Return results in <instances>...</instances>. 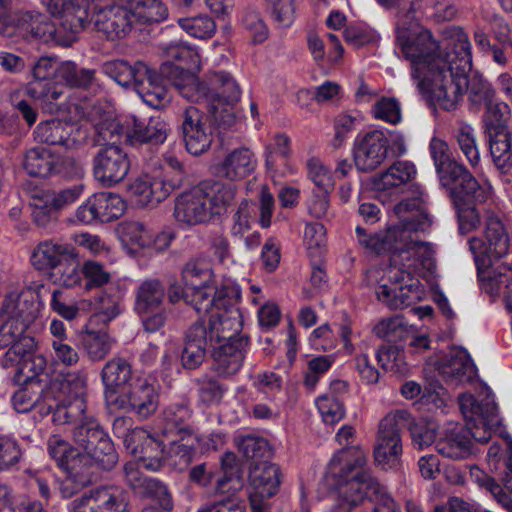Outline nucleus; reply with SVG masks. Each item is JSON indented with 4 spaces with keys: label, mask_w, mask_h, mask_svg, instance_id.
Masks as SVG:
<instances>
[{
    "label": "nucleus",
    "mask_w": 512,
    "mask_h": 512,
    "mask_svg": "<svg viewBox=\"0 0 512 512\" xmlns=\"http://www.w3.org/2000/svg\"><path fill=\"white\" fill-rule=\"evenodd\" d=\"M162 75L179 91L182 97L192 102H199L209 97L211 90L205 82L199 81L193 71L180 69L167 61L162 64Z\"/></svg>",
    "instance_id": "a878e982"
},
{
    "label": "nucleus",
    "mask_w": 512,
    "mask_h": 512,
    "mask_svg": "<svg viewBox=\"0 0 512 512\" xmlns=\"http://www.w3.org/2000/svg\"><path fill=\"white\" fill-rule=\"evenodd\" d=\"M470 250L474 255L478 277L482 283V289L491 296H499L509 287L512 275L496 272L490 269L491 256H488L481 238L473 237L469 240Z\"/></svg>",
    "instance_id": "aec40b11"
},
{
    "label": "nucleus",
    "mask_w": 512,
    "mask_h": 512,
    "mask_svg": "<svg viewBox=\"0 0 512 512\" xmlns=\"http://www.w3.org/2000/svg\"><path fill=\"white\" fill-rule=\"evenodd\" d=\"M75 445L83 454L92 455L103 470H111L118 461V455L109 436L94 419H86L72 430Z\"/></svg>",
    "instance_id": "0eeeda50"
},
{
    "label": "nucleus",
    "mask_w": 512,
    "mask_h": 512,
    "mask_svg": "<svg viewBox=\"0 0 512 512\" xmlns=\"http://www.w3.org/2000/svg\"><path fill=\"white\" fill-rule=\"evenodd\" d=\"M181 280L186 287H211L215 284L211 259L204 255L190 258L181 269Z\"/></svg>",
    "instance_id": "58836bf2"
},
{
    "label": "nucleus",
    "mask_w": 512,
    "mask_h": 512,
    "mask_svg": "<svg viewBox=\"0 0 512 512\" xmlns=\"http://www.w3.org/2000/svg\"><path fill=\"white\" fill-rule=\"evenodd\" d=\"M124 474L126 483L134 491L150 496L162 510L171 511L173 509V500L166 486L156 479L144 476L136 463L125 464Z\"/></svg>",
    "instance_id": "b1692460"
},
{
    "label": "nucleus",
    "mask_w": 512,
    "mask_h": 512,
    "mask_svg": "<svg viewBox=\"0 0 512 512\" xmlns=\"http://www.w3.org/2000/svg\"><path fill=\"white\" fill-rule=\"evenodd\" d=\"M180 131L185 148L192 155L205 153L212 144V130L206 124L204 113L195 106L183 110Z\"/></svg>",
    "instance_id": "ddd939ff"
},
{
    "label": "nucleus",
    "mask_w": 512,
    "mask_h": 512,
    "mask_svg": "<svg viewBox=\"0 0 512 512\" xmlns=\"http://www.w3.org/2000/svg\"><path fill=\"white\" fill-rule=\"evenodd\" d=\"M82 192V185H74L59 192H43L41 197L34 204V220L44 224L45 221L40 220V215L45 214L46 209L49 213H57L63 207L74 203L80 197Z\"/></svg>",
    "instance_id": "4c0bfd02"
},
{
    "label": "nucleus",
    "mask_w": 512,
    "mask_h": 512,
    "mask_svg": "<svg viewBox=\"0 0 512 512\" xmlns=\"http://www.w3.org/2000/svg\"><path fill=\"white\" fill-rule=\"evenodd\" d=\"M212 216L222 215L234 201L236 186L221 181L206 180L200 183Z\"/></svg>",
    "instance_id": "c03bdc74"
},
{
    "label": "nucleus",
    "mask_w": 512,
    "mask_h": 512,
    "mask_svg": "<svg viewBox=\"0 0 512 512\" xmlns=\"http://www.w3.org/2000/svg\"><path fill=\"white\" fill-rule=\"evenodd\" d=\"M64 18L79 33L89 27L93 28V8L80 0H68Z\"/></svg>",
    "instance_id": "774afa93"
},
{
    "label": "nucleus",
    "mask_w": 512,
    "mask_h": 512,
    "mask_svg": "<svg viewBox=\"0 0 512 512\" xmlns=\"http://www.w3.org/2000/svg\"><path fill=\"white\" fill-rule=\"evenodd\" d=\"M395 238L391 248L386 249L392 253L390 262L416 272L420 257L429 250L428 243L414 239L412 233L406 231H398Z\"/></svg>",
    "instance_id": "bb28decb"
},
{
    "label": "nucleus",
    "mask_w": 512,
    "mask_h": 512,
    "mask_svg": "<svg viewBox=\"0 0 512 512\" xmlns=\"http://www.w3.org/2000/svg\"><path fill=\"white\" fill-rule=\"evenodd\" d=\"M50 278L54 284L68 288L80 283L82 272L76 250L74 256L65 257L64 260L54 267L53 271L50 272Z\"/></svg>",
    "instance_id": "6e6d98bb"
},
{
    "label": "nucleus",
    "mask_w": 512,
    "mask_h": 512,
    "mask_svg": "<svg viewBox=\"0 0 512 512\" xmlns=\"http://www.w3.org/2000/svg\"><path fill=\"white\" fill-rule=\"evenodd\" d=\"M115 339L106 331H87L82 337L83 349L91 361H102L111 352Z\"/></svg>",
    "instance_id": "3c124183"
},
{
    "label": "nucleus",
    "mask_w": 512,
    "mask_h": 512,
    "mask_svg": "<svg viewBox=\"0 0 512 512\" xmlns=\"http://www.w3.org/2000/svg\"><path fill=\"white\" fill-rule=\"evenodd\" d=\"M126 211V202L112 192H99L89 197L76 210V219L83 224L109 223L119 219Z\"/></svg>",
    "instance_id": "f8f14e48"
},
{
    "label": "nucleus",
    "mask_w": 512,
    "mask_h": 512,
    "mask_svg": "<svg viewBox=\"0 0 512 512\" xmlns=\"http://www.w3.org/2000/svg\"><path fill=\"white\" fill-rule=\"evenodd\" d=\"M101 380L106 392L116 393L129 387L133 382L132 366L122 357H114L106 362L101 371Z\"/></svg>",
    "instance_id": "79ce46f5"
},
{
    "label": "nucleus",
    "mask_w": 512,
    "mask_h": 512,
    "mask_svg": "<svg viewBox=\"0 0 512 512\" xmlns=\"http://www.w3.org/2000/svg\"><path fill=\"white\" fill-rule=\"evenodd\" d=\"M103 69L105 74L111 77L121 86H137L141 83V79L147 76L149 65L143 61H136L130 64L125 60H113L104 63Z\"/></svg>",
    "instance_id": "a19ab883"
},
{
    "label": "nucleus",
    "mask_w": 512,
    "mask_h": 512,
    "mask_svg": "<svg viewBox=\"0 0 512 512\" xmlns=\"http://www.w3.org/2000/svg\"><path fill=\"white\" fill-rule=\"evenodd\" d=\"M2 311L7 319L0 327V348L9 347L3 357V366L14 365V362L35 351L36 342L34 338L26 334L29 325L36 317L32 303L18 299L5 300Z\"/></svg>",
    "instance_id": "20e7f679"
},
{
    "label": "nucleus",
    "mask_w": 512,
    "mask_h": 512,
    "mask_svg": "<svg viewBox=\"0 0 512 512\" xmlns=\"http://www.w3.org/2000/svg\"><path fill=\"white\" fill-rule=\"evenodd\" d=\"M140 433L145 435V437L141 444V456L139 461L146 469L158 471L162 467L165 459L164 445L161 441L146 434L145 431H140Z\"/></svg>",
    "instance_id": "680f3d73"
},
{
    "label": "nucleus",
    "mask_w": 512,
    "mask_h": 512,
    "mask_svg": "<svg viewBox=\"0 0 512 512\" xmlns=\"http://www.w3.org/2000/svg\"><path fill=\"white\" fill-rule=\"evenodd\" d=\"M191 292L186 296V303L191 305L198 313H207L215 306L218 309L223 308L228 300L239 298L238 292L228 286L216 288L215 284L211 287H190Z\"/></svg>",
    "instance_id": "7c9ffc66"
},
{
    "label": "nucleus",
    "mask_w": 512,
    "mask_h": 512,
    "mask_svg": "<svg viewBox=\"0 0 512 512\" xmlns=\"http://www.w3.org/2000/svg\"><path fill=\"white\" fill-rule=\"evenodd\" d=\"M235 443L239 452L247 460H251V464L260 461H270L273 456V450L268 441L260 436L245 435L235 438Z\"/></svg>",
    "instance_id": "603ef678"
},
{
    "label": "nucleus",
    "mask_w": 512,
    "mask_h": 512,
    "mask_svg": "<svg viewBox=\"0 0 512 512\" xmlns=\"http://www.w3.org/2000/svg\"><path fill=\"white\" fill-rule=\"evenodd\" d=\"M280 468L271 461H260L249 468V502L252 512L270 509L269 499L277 494L281 484Z\"/></svg>",
    "instance_id": "1a4fd4ad"
},
{
    "label": "nucleus",
    "mask_w": 512,
    "mask_h": 512,
    "mask_svg": "<svg viewBox=\"0 0 512 512\" xmlns=\"http://www.w3.org/2000/svg\"><path fill=\"white\" fill-rule=\"evenodd\" d=\"M484 247L488 256L499 259L508 254L511 242L505 225L493 211L487 210L484 215Z\"/></svg>",
    "instance_id": "72a5a7b5"
},
{
    "label": "nucleus",
    "mask_w": 512,
    "mask_h": 512,
    "mask_svg": "<svg viewBox=\"0 0 512 512\" xmlns=\"http://www.w3.org/2000/svg\"><path fill=\"white\" fill-rule=\"evenodd\" d=\"M249 338L246 335L238 337L234 342H225L211 346L212 369L220 377L235 375L241 369Z\"/></svg>",
    "instance_id": "412c9836"
},
{
    "label": "nucleus",
    "mask_w": 512,
    "mask_h": 512,
    "mask_svg": "<svg viewBox=\"0 0 512 512\" xmlns=\"http://www.w3.org/2000/svg\"><path fill=\"white\" fill-rule=\"evenodd\" d=\"M408 420L409 413L406 410H397L380 421L374 457L384 469H391L399 464L402 454L400 431Z\"/></svg>",
    "instance_id": "6e6552de"
},
{
    "label": "nucleus",
    "mask_w": 512,
    "mask_h": 512,
    "mask_svg": "<svg viewBox=\"0 0 512 512\" xmlns=\"http://www.w3.org/2000/svg\"><path fill=\"white\" fill-rule=\"evenodd\" d=\"M63 469L66 478L60 490L64 497H71L76 491L92 483L98 478V470H102L92 455L80 452L71 455Z\"/></svg>",
    "instance_id": "dca6fc26"
},
{
    "label": "nucleus",
    "mask_w": 512,
    "mask_h": 512,
    "mask_svg": "<svg viewBox=\"0 0 512 512\" xmlns=\"http://www.w3.org/2000/svg\"><path fill=\"white\" fill-rule=\"evenodd\" d=\"M412 283L402 284L395 288H390L383 284L377 290L378 299L386 304L390 309H403L419 299V280H411Z\"/></svg>",
    "instance_id": "a18cd8bd"
},
{
    "label": "nucleus",
    "mask_w": 512,
    "mask_h": 512,
    "mask_svg": "<svg viewBox=\"0 0 512 512\" xmlns=\"http://www.w3.org/2000/svg\"><path fill=\"white\" fill-rule=\"evenodd\" d=\"M166 298V287L157 278L143 280L135 290V311L140 315L152 313L161 308Z\"/></svg>",
    "instance_id": "c9c22d12"
},
{
    "label": "nucleus",
    "mask_w": 512,
    "mask_h": 512,
    "mask_svg": "<svg viewBox=\"0 0 512 512\" xmlns=\"http://www.w3.org/2000/svg\"><path fill=\"white\" fill-rule=\"evenodd\" d=\"M437 370L447 385L459 386L472 382L477 368L465 350L452 351L438 362Z\"/></svg>",
    "instance_id": "393cba45"
},
{
    "label": "nucleus",
    "mask_w": 512,
    "mask_h": 512,
    "mask_svg": "<svg viewBox=\"0 0 512 512\" xmlns=\"http://www.w3.org/2000/svg\"><path fill=\"white\" fill-rule=\"evenodd\" d=\"M128 6L135 15V23H159L168 16V9L161 0H131Z\"/></svg>",
    "instance_id": "864d4df0"
},
{
    "label": "nucleus",
    "mask_w": 512,
    "mask_h": 512,
    "mask_svg": "<svg viewBox=\"0 0 512 512\" xmlns=\"http://www.w3.org/2000/svg\"><path fill=\"white\" fill-rule=\"evenodd\" d=\"M128 408L142 419H147L158 408L159 395L147 379L135 378L125 393Z\"/></svg>",
    "instance_id": "c85d7f7f"
},
{
    "label": "nucleus",
    "mask_w": 512,
    "mask_h": 512,
    "mask_svg": "<svg viewBox=\"0 0 512 512\" xmlns=\"http://www.w3.org/2000/svg\"><path fill=\"white\" fill-rule=\"evenodd\" d=\"M147 76L136 86L137 93L145 104L154 109H163L171 101V95L166 87L167 76L162 75V65L159 71L149 66Z\"/></svg>",
    "instance_id": "473e14b6"
},
{
    "label": "nucleus",
    "mask_w": 512,
    "mask_h": 512,
    "mask_svg": "<svg viewBox=\"0 0 512 512\" xmlns=\"http://www.w3.org/2000/svg\"><path fill=\"white\" fill-rule=\"evenodd\" d=\"M256 168V159L252 151L241 147L234 149L226 157L215 165L214 173L221 178L231 181L240 180L251 173Z\"/></svg>",
    "instance_id": "2f4dec72"
},
{
    "label": "nucleus",
    "mask_w": 512,
    "mask_h": 512,
    "mask_svg": "<svg viewBox=\"0 0 512 512\" xmlns=\"http://www.w3.org/2000/svg\"><path fill=\"white\" fill-rule=\"evenodd\" d=\"M416 175V168L409 161H396L383 172L375 186L378 190H390L410 182Z\"/></svg>",
    "instance_id": "8fccbe9b"
},
{
    "label": "nucleus",
    "mask_w": 512,
    "mask_h": 512,
    "mask_svg": "<svg viewBox=\"0 0 512 512\" xmlns=\"http://www.w3.org/2000/svg\"><path fill=\"white\" fill-rule=\"evenodd\" d=\"M58 401L55 407L49 404V409H53L52 419L56 424H81L91 417L86 416L87 403L86 398L78 399H56Z\"/></svg>",
    "instance_id": "de8ad7c7"
},
{
    "label": "nucleus",
    "mask_w": 512,
    "mask_h": 512,
    "mask_svg": "<svg viewBox=\"0 0 512 512\" xmlns=\"http://www.w3.org/2000/svg\"><path fill=\"white\" fill-rule=\"evenodd\" d=\"M355 232L359 244L377 254L390 249L391 245L395 243L398 233L397 230L388 227L385 231L369 234L361 226H357Z\"/></svg>",
    "instance_id": "13d9d810"
},
{
    "label": "nucleus",
    "mask_w": 512,
    "mask_h": 512,
    "mask_svg": "<svg viewBox=\"0 0 512 512\" xmlns=\"http://www.w3.org/2000/svg\"><path fill=\"white\" fill-rule=\"evenodd\" d=\"M389 140L382 131L373 130L356 139L354 163L361 172H372L386 159Z\"/></svg>",
    "instance_id": "2eb2a0df"
},
{
    "label": "nucleus",
    "mask_w": 512,
    "mask_h": 512,
    "mask_svg": "<svg viewBox=\"0 0 512 512\" xmlns=\"http://www.w3.org/2000/svg\"><path fill=\"white\" fill-rule=\"evenodd\" d=\"M200 439L194 434L180 435V438L174 440L170 447V459L172 464L183 470L188 467L196 455V443Z\"/></svg>",
    "instance_id": "4d7b16f0"
},
{
    "label": "nucleus",
    "mask_w": 512,
    "mask_h": 512,
    "mask_svg": "<svg viewBox=\"0 0 512 512\" xmlns=\"http://www.w3.org/2000/svg\"><path fill=\"white\" fill-rule=\"evenodd\" d=\"M443 186H451V196L454 204L458 199L467 198L482 202L485 200V190L470 171L456 160L437 172Z\"/></svg>",
    "instance_id": "4468645a"
},
{
    "label": "nucleus",
    "mask_w": 512,
    "mask_h": 512,
    "mask_svg": "<svg viewBox=\"0 0 512 512\" xmlns=\"http://www.w3.org/2000/svg\"><path fill=\"white\" fill-rule=\"evenodd\" d=\"M210 85L217 92L219 102H223L227 105H234L237 103L241 96V91L238 84L234 79L226 72H212L208 76Z\"/></svg>",
    "instance_id": "bf43d9fd"
},
{
    "label": "nucleus",
    "mask_w": 512,
    "mask_h": 512,
    "mask_svg": "<svg viewBox=\"0 0 512 512\" xmlns=\"http://www.w3.org/2000/svg\"><path fill=\"white\" fill-rule=\"evenodd\" d=\"M367 460V452L359 446L344 447L333 455L326 475L336 485L333 494L336 507L344 511L356 509L366 499L368 492H371L375 502L373 512H380L382 509L396 512L397 504L372 475L367 467Z\"/></svg>",
    "instance_id": "f03ea898"
},
{
    "label": "nucleus",
    "mask_w": 512,
    "mask_h": 512,
    "mask_svg": "<svg viewBox=\"0 0 512 512\" xmlns=\"http://www.w3.org/2000/svg\"><path fill=\"white\" fill-rule=\"evenodd\" d=\"M87 373L84 370L61 373L50 381L44 399L86 398Z\"/></svg>",
    "instance_id": "c756f323"
},
{
    "label": "nucleus",
    "mask_w": 512,
    "mask_h": 512,
    "mask_svg": "<svg viewBox=\"0 0 512 512\" xmlns=\"http://www.w3.org/2000/svg\"><path fill=\"white\" fill-rule=\"evenodd\" d=\"M15 25L21 31L30 34L32 38L47 43L51 36L52 21L39 12L24 11L15 14Z\"/></svg>",
    "instance_id": "09e8293b"
},
{
    "label": "nucleus",
    "mask_w": 512,
    "mask_h": 512,
    "mask_svg": "<svg viewBox=\"0 0 512 512\" xmlns=\"http://www.w3.org/2000/svg\"><path fill=\"white\" fill-rule=\"evenodd\" d=\"M180 185V179L167 181L163 178L144 175L136 178L129 184L128 193L137 205L141 207H153L165 200L170 193L178 189Z\"/></svg>",
    "instance_id": "6ab92c4d"
},
{
    "label": "nucleus",
    "mask_w": 512,
    "mask_h": 512,
    "mask_svg": "<svg viewBox=\"0 0 512 512\" xmlns=\"http://www.w3.org/2000/svg\"><path fill=\"white\" fill-rule=\"evenodd\" d=\"M94 122V142L96 145L106 147V145H116L123 133V126L120 122L109 114L100 116L97 121L93 116Z\"/></svg>",
    "instance_id": "5fc2aeb1"
},
{
    "label": "nucleus",
    "mask_w": 512,
    "mask_h": 512,
    "mask_svg": "<svg viewBox=\"0 0 512 512\" xmlns=\"http://www.w3.org/2000/svg\"><path fill=\"white\" fill-rule=\"evenodd\" d=\"M458 404L465 419V426L453 424L443 430L436 441V451L443 457L462 460L473 453L471 438L487 443L501 426L498 406L489 389L475 398L472 394L461 393Z\"/></svg>",
    "instance_id": "7ed1b4c3"
},
{
    "label": "nucleus",
    "mask_w": 512,
    "mask_h": 512,
    "mask_svg": "<svg viewBox=\"0 0 512 512\" xmlns=\"http://www.w3.org/2000/svg\"><path fill=\"white\" fill-rule=\"evenodd\" d=\"M22 167L27 174L33 177L44 178L60 171L55 155L49 149L40 146L25 151Z\"/></svg>",
    "instance_id": "37998d69"
},
{
    "label": "nucleus",
    "mask_w": 512,
    "mask_h": 512,
    "mask_svg": "<svg viewBox=\"0 0 512 512\" xmlns=\"http://www.w3.org/2000/svg\"><path fill=\"white\" fill-rule=\"evenodd\" d=\"M397 43L411 63V76L420 93L435 107L456 109L461 92L467 88V73L472 69L468 35L456 31L445 52L439 50L431 32L422 28L399 31Z\"/></svg>",
    "instance_id": "f257e3e1"
},
{
    "label": "nucleus",
    "mask_w": 512,
    "mask_h": 512,
    "mask_svg": "<svg viewBox=\"0 0 512 512\" xmlns=\"http://www.w3.org/2000/svg\"><path fill=\"white\" fill-rule=\"evenodd\" d=\"M174 216L188 225L204 223L213 217L200 183L176 198Z\"/></svg>",
    "instance_id": "5701e85b"
},
{
    "label": "nucleus",
    "mask_w": 512,
    "mask_h": 512,
    "mask_svg": "<svg viewBox=\"0 0 512 512\" xmlns=\"http://www.w3.org/2000/svg\"><path fill=\"white\" fill-rule=\"evenodd\" d=\"M64 90V86L54 80H32L27 84L25 94L52 112L59 109Z\"/></svg>",
    "instance_id": "49530a36"
},
{
    "label": "nucleus",
    "mask_w": 512,
    "mask_h": 512,
    "mask_svg": "<svg viewBox=\"0 0 512 512\" xmlns=\"http://www.w3.org/2000/svg\"><path fill=\"white\" fill-rule=\"evenodd\" d=\"M75 255V248L50 240L40 242L32 251L31 263L37 270L50 269L58 265L65 257Z\"/></svg>",
    "instance_id": "e433bc0d"
},
{
    "label": "nucleus",
    "mask_w": 512,
    "mask_h": 512,
    "mask_svg": "<svg viewBox=\"0 0 512 512\" xmlns=\"http://www.w3.org/2000/svg\"><path fill=\"white\" fill-rule=\"evenodd\" d=\"M470 476L475 483L489 491L504 509L512 512V498L502 490L494 478L477 466L470 468Z\"/></svg>",
    "instance_id": "338daca9"
},
{
    "label": "nucleus",
    "mask_w": 512,
    "mask_h": 512,
    "mask_svg": "<svg viewBox=\"0 0 512 512\" xmlns=\"http://www.w3.org/2000/svg\"><path fill=\"white\" fill-rule=\"evenodd\" d=\"M75 509L88 508L91 512L107 510L128 512L131 507L129 492L119 486H103L84 494L73 501Z\"/></svg>",
    "instance_id": "f3484780"
},
{
    "label": "nucleus",
    "mask_w": 512,
    "mask_h": 512,
    "mask_svg": "<svg viewBox=\"0 0 512 512\" xmlns=\"http://www.w3.org/2000/svg\"><path fill=\"white\" fill-rule=\"evenodd\" d=\"M131 0H110L93 8V30L107 41L125 39L135 24V15L128 4Z\"/></svg>",
    "instance_id": "423d86ee"
},
{
    "label": "nucleus",
    "mask_w": 512,
    "mask_h": 512,
    "mask_svg": "<svg viewBox=\"0 0 512 512\" xmlns=\"http://www.w3.org/2000/svg\"><path fill=\"white\" fill-rule=\"evenodd\" d=\"M169 125L160 117H150L142 120L132 116L127 121L126 141L135 147L141 145L159 146L169 134Z\"/></svg>",
    "instance_id": "4be33fe9"
},
{
    "label": "nucleus",
    "mask_w": 512,
    "mask_h": 512,
    "mask_svg": "<svg viewBox=\"0 0 512 512\" xmlns=\"http://www.w3.org/2000/svg\"><path fill=\"white\" fill-rule=\"evenodd\" d=\"M405 427L410 432L413 445L418 449L428 447L436 441L437 425L427 419L420 418L415 420L409 415V420Z\"/></svg>",
    "instance_id": "e2e57ef3"
},
{
    "label": "nucleus",
    "mask_w": 512,
    "mask_h": 512,
    "mask_svg": "<svg viewBox=\"0 0 512 512\" xmlns=\"http://www.w3.org/2000/svg\"><path fill=\"white\" fill-rule=\"evenodd\" d=\"M394 212L399 219V224L391 226V229L413 233L425 231L431 226V220L420 196L400 201L395 205Z\"/></svg>",
    "instance_id": "cd10ccee"
},
{
    "label": "nucleus",
    "mask_w": 512,
    "mask_h": 512,
    "mask_svg": "<svg viewBox=\"0 0 512 512\" xmlns=\"http://www.w3.org/2000/svg\"><path fill=\"white\" fill-rule=\"evenodd\" d=\"M122 239L128 243L144 248L152 244L162 243L161 247L169 245L172 235L160 233L155 235L151 229L138 221L123 222L119 226Z\"/></svg>",
    "instance_id": "ea45409f"
},
{
    "label": "nucleus",
    "mask_w": 512,
    "mask_h": 512,
    "mask_svg": "<svg viewBox=\"0 0 512 512\" xmlns=\"http://www.w3.org/2000/svg\"><path fill=\"white\" fill-rule=\"evenodd\" d=\"M58 77L72 88H88L95 80V70L80 68L72 61L58 64Z\"/></svg>",
    "instance_id": "052dcab7"
},
{
    "label": "nucleus",
    "mask_w": 512,
    "mask_h": 512,
    "mask_svg": "<svg viewBox=\"0 0 512 512\" xmlns=\"http://www.w3.org/2000/svg\"><path fill=\"white\" fill-rule=\"evenodd\" d=\"M210 343L206 339V332L202 321L194 322L187 329L184 337V348L181 354V362L185 369H196L206 356Z\"/></svg>",
    "instance_id": "f704fd0d"
},
{
    "label": "nucleus",
    "mask_w": 512,
    "mask_h": 512,
    "mask_svg": "<svg viewBox=\"0 0 512 512\" xmlns=\"http://www.w3.org/2000/svg\"><path fill=\"white\" fill-rule=\"evenodd\" d=\"M483 123L493 163L498 170L506 173L512 168V134L500 104H487Z\"/></svg>",
    "instance_id": "39448f33"
},
{
    "label": "nucleus",
    "mask_w": 512,
    "mask_h": 512,
    "mask_svg": "<svg viewBox=\"0 0 512 512\" xmlns=\"http://www.w3.org/2000/svg\"><path fill=\"white\" fill-rule=\"evenodd\" d=\"M35 139L47 145L76 149L83 144L85 133L73 123L60 119L41 122L34 130Z\"/></svg>",
    "instance_id": "a211bd4d"
},
{
    "label": "nucleus",
    "mask_w": 512,
    "mask_h": 512,
    "mask_svg": "<svg viewBox=\"0 0 512 512\" xmlns=\"http://www.w3.org/2000/svg\"><path fill=\"white\" fill-rule=\"evenodd\" d=\"M129 169L128 154L119 145L101 147L93 157V175L105 187L120 183Z\"/></svg>",
    "instance_id": "9b49d317"
},
{
    "label": "nucleus",
    "mask_w": 512,
    "mask_h": 512,
    "mask_svg": "<svg viewBox=\"0 0 512 512\" xmlns=\"http://www.w3.org/2000/svg\"><path fill=\"white\" fill-rule=\"evenodd\" d=\"M238 298L228 300L223 308L212 314L203 326L206 332V339L211 346L220 345L225 342H234L241 337L240 332L243 326L242 314L236 306Z\"/></svg>",
    "instance_id": "9d476101"
},
{
    "label": "nucleus",
    "mask_w": 512,
    "mask_h": 512,
    "mask_svg": "<svg viewBox=\"0 0 512 512\" xmlns=\"http://www.w3.org/2000/svg\"><path fill=\"white\" fill-rule=\"evenodd\" d=\"M191 417L192 411L186 403H173L164 410L167 424L174 427L179 435L194 434Z\"/></svg>",
    "instance_id": "69168bd1"
},
{
    "label": "nucleus",
    "mask_w": 512,
    "mask_h": 512,
    "mask_svg": "<svg viewBox=\"0 0 512 512\" xmlns=\"http://www.w3.org/2000/svg\"><path fill=\"white\" fill-rule=\"evenodd\" d=\"M163 52L169 60L178 61L180 69L194 71L199 68L197 51L183 42H172L163 48Z\"/></svg>",
    "instance_id": "0e129e2a"
}]
</instances>
